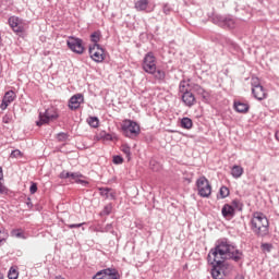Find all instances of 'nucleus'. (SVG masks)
<instances>
[{
	"label": "nucleus",
	"mask_w": 279,
	"mask_h": 279,
	"mask_svg": "<svg viewBox=\"0 0 279 279\" xmlns=\"http://www.w3.org/2000/svg\"><path fill=\"white\" fill-rule=\"evenodd\" d=\"M9 25L11 27V29H13L14 27H16L19 25V17L15 16H11L9 19Z\"/></svg>",
	"instance_id": "obj_34"
},
{
	"label": "nucleus",
	"mask_w": 279,
	"mask_h": 279,
	"mask_svg": "<svg viewBox=\"0 0 279 279\" xmlns=\"http://www.w3.org/2000/svg\"><path fill=\"white\" fill-rule=\"evenodd\" d=\"M82 104H84V95L75 94L69 100V108L70 110H77Z\"/></svg>",
	"instance_id": "obj_13"
},
{
	"label": "nucleus",
	"mask_w": 279,
	"mask_h": 279,
	"mask_svg": "<svg viewBox=\"0 0 279 279\" xmlns=\"http://www.w3.org/2000/svg\"><path fill=\"white\" fill-rule=\"evenodd\" d=\"M231 204H232L231 206H233L234 210H239V211L243 210V204H241V201L233 199L231 202Z\"/></svg>",
	"instance_id": "obj_32"
},
{
	"label": "nucleus",
	"mask_w": 279,
	"mask_h": 279,
	"mask_svg": "<svg viewBox=\"0 0 279 279\" xmlns=\"http://www.w3.org/2000/svg\"><path fill=\"white\" fill-rule=\"evenodd\" d=\"M70 178H72V180H77V174L75 172H70Z\"/></svg>",
	"instance_id": "obj_50"
},
{
	"label": "nucleus",
	"mask_w": 279,
	"mask_h": 279,
	"mask_svg": "<svg viewBox=\"0 0 279 279\" xmlns=\"http://www.w3.org/2000/svg\"><path fill=\"white\" fill-rule=\"evenodd\" d=\"M14 99H16V93H14V90L7 92L2 98V104L0 105L1 110H7L8 106H10Z\"/></svg>",
	"instance_id": "obj_14"
},
{
	"label": "nucleus",
	"mask_w": 279,
	"mask_h": 279,
	"mask_svg": "<svg viewBox=\"0 0 279 279\" xmlns=\"http://www.w3.org/2000/svg\"><path fill=\"white\" fill-rule=\"evenodd\" d=\"M196 189L201 197H210L213 193V186L206 177H201L196 180Z\"/></svg>",
	"instance_id": "obj_7"
},
{
	"label": "nucleus",
	"mask_w": 279,
	"mask_h": 279,
	"mask_svg": "<svg viewBox=\"0 0 279 279\" xmlns=\"http://www.w3.org/2000/svg\"><path fill=\"white\" fill-rule=\"evenodd\" d=\"M109 197H110V199H114V197H117V195L114 194V192H109Z\"/></svg>",
	"instance_id": "obj_51"
},
{
	"label": "nucleus",
	"mask_w": 279,
	"mask_h": 279,
	"mask_svg": "<svg viewBox=\"0 0 279 279\" xmlns=\"http://www.w3.org/2000/svg\"><path fill=\"white\" fill-rule=\"evenodd\" d=\"M105 232H112V223L106 225Z\"/></svg>",
	"instance_id": "obj_48"
},
{
	"label": "nucleus",
	"mask_w": 279,
	"mask_h": 279,
	"mask_svg": "<svg viewBox=\"0 0 279 279\" xmlns=\"http://www.w3.org/2000/svg\"><path fill=\"white\" fill-rule=\"evenodd\" d=\"M90 40L94 45H98L99 40H101V32L96 31L90 35Z\"/></svg>",
	"instance_id": "obj_25"
},
{
	"label": "nucleus",
	"mask_w": 279,
	"mask_h": 279,
	"mask_svg": "<svg viewBox=\"0 0 279 279\" xmlns=\"http://www.w3.org/2000/svg\"><path fill=\"white\" fill-rule=\"evenodd\" d=\"M171 5L169 4V3H163V5H162V12H163V14H166V15H169V14H171Z\"/></svg>",
	"instance_id": "obj_36"
},
{
	"label": "nucleus",
	"mask_w": 279,
	"mask_h": 279,
	"mask_svg": "<svg viewBox=\"0 0 279 279\" xmlns=\"http://www.w3.org/2000/svg\"><path fill=\"white\" fill-rule=\"evenodd\" d=\"M26 206L29 210H32V208H34V204H32V198L27 197L26 199Z\"/></svg>",
	"instance_id": "obj_47"
},
{
	"label": "nucleus",
	"mask_w": 279,
	"mask_h": 279,
	"mask_svg": "<svg viewBox=\"0 0 279 279\" xmlns=\"http://www.w3.org/2000/svg\"><path fill=\"white\" fill-rule=\"evenodd\" d=\"M208 19L222 29H234L236 27V20L232 15H221L219 13H208Z\"/></svg>",
	"instance_id": "obj_5"
},
{
	"label": "nucleus",
	"mask_w": 279,
	"mask_h": 279,
	"mask_svg": "<svg viewBox=\"0 0 279 279\" xmlns=\"http://www.w3.org/2000/svg\"><path fill=\"white\" fill-rule=\"evenodd\" d=\"M8 278L9 279H19V270L16 269V267L12 266L9 269Z\"/></svg>",
	"instance_id": "obj_27"
},
{
	"label": "nucleus",
	"mask_w": 279,
	"mask_h": 279,
	"mask_svg": "<svg viewBox=\"0 0 279 279\" xmlns=\"http://www.w3.org/2000/svg\"><path fill=\"white\" fill-rule=\"evenodd\" d=\"M76 184H82L83 186H88V181L82 180V179H76Z\"/></svg>",
	"instance_id": "obj_46"
},
{
	"label": "nucleus",
	"mask_w": 279,
	"mask_h": 279,
	"mask_svg": "<svg viewBox=\"0 0 279 279\" xmlns=\"http://www.w3.org/2000/svg\"><path fill=\"white\" fill-rule=\"evenodd\" d=\"M8 230L5 229H0V245H3V243H5V241H8Z\"/></svg>",
	"instance_id": "obj_30"
},
{
	"label": "nucleus",
	"mask_w": 279,
	"mask_h": 279,
	"mask_svg": "<svg viewBox=\"0 0 279 279\" xmlns=\"http://www.w3.org/2000/svg\"><path fill=\"white\" fill-rule=\"evenodd\" d=\"M59 178H60L61 180H66V179L71 178V172H66V171L63 170V171L59 174Z\"/></svg>",
	"instance_id": "obj_40"
},
{
	"label": "nucleus",
	"mask_w": 279,
	"mask_h": 279,
	"mask_svg": "<svg viewBox=\"0 0 279 279\" xmlns=\"http://www.w3.org/2000/svg\"><path fill=\"white\" fill-rule=\"evenodd\" d=\"M82 226H86V222L68 225V228L73 230L74 228H82Z\"/></svg>",
	"instance_id": "obj_42"
},
{
	"label": "nucleus",
	"mask_w": 279,
	"mask_h": 279,
	"mask_svg": "<svg viewBox=\"0 0 279 279\" xmlns=\"http://www.w3.org/2000/svg\"><path fill=\"white\" fill-rule=\"evenodd\" d=\"M221 215L225 219H234L236 210L234 209V206L225 204L221 209Z\"/></svg>",
	"instance_id": "obj_15"
},
{
	"label": "nucleus",
	"mask_w": 279,
	"mask_h": 279,
	"mask_svg": "<svg viewBox=\"0 0 279 279\" xmlns=\"http://www.w3.org/2000/svg\"><path fill=\"white\" fill-rule=\"evenodd\" d=\"M121 276L119 275V270L117 268H105L98 271L93 279H119Z\"/></svg>",
	"instance_id": "obj_10"
},
{
	"label": "nucleus",
	"mask_w": 279,
	"mask_h": 279,
	"mask_svg": "<svg viewBox=\"0 0 279 279\" xmlns=\"http://www.w3.org/2000/svg\"><path fill=\"white\" fill-rule=\"evenodd\" d=\"M122 134L126 138H136L141 134V125L138 122L133 120H124L121 126Z\"/></svg>",
	"instance_id": "obj_6"
},
{
	"label": "nucleus",
	"mask_w": 279,
	"mask_h": 279,
	"mask_svg": "<svg viewBox=\"0 0 279 279\" xmlns=\"http://www.w3.org/2000/svg\"><path fill=\"white\" fill-rule=\"evenodd\" d=\"M0 45H1V36H0Z\"/></svg>",
	"instance_id": "obj_58"
},
{
	"label": "nucleus",
	"mask_w": 279,
	"mask_h": 279,
	"mask_svg": "<svg viewBox=\"0 0 279 279\" xmlns=\"http://www.w3.org/2000/svg\"><path fill=\"white\" fill-rule=\"evenodd\" d=\"M101 197H104L105 199H109L110 198V191H112V189L110 187H99L98 189Z\"/></svg>",
	"instance_id": "obj_23"
},
{
	"label": "nucleus",
	"mask_w": 279,
	"mask_h": 279,
	"mask_svg": "<svg viewBox=\"0 0 279 279\" xmlns=\"http://www.w3.org/2000/svg\"><path fill=\"white\" fill-rule=\"evenodd\" d=\"M189 86L191 85L186 83L185 80H182L179 84V93H181V95H186V93H191V89H189Z\"/></svg>",
	"instance_id": "obj_20"
},
{
	"label": "nucleus",
	"mask_w": 279,
	"mask_h": 279,
	"mask_svg": "<svg viewBox=\"0 0 279 279\" xmlns=\"http://www.w3.org/2000/svg\"><path fill=\"white\" fill-rule=\"evenodd\" d=\"M233 109L235 110V112L246 114V112H250V105L241 101H234Z\"/></svg>",
	"instance_id": "obj_17"
},
{
	"label": "nucleus",
	"mask_w": 279,
	"mask_h": 279,
	"mask_svg": "<svg viewBox=\"0 0 279 279\" xmlns=\"http://www.w3.org/2000/svg\"><path fill=\"white\" fill-rule=\"evenodd\" d=\"M262 252H271L274 250V245L271 243H262L260 245Z\"/></svg>",
	"instance_id": "obj_35"
},
{
	"label": "nucleus",
	"mask_w": 279,
	"mask_h": 279,
	"mask_svg": "<svg viewBox=\"0 0 279 279\" xmlns=\"http://www.w3.org/2000/svg\"><path fill=\"white\" fill-rule=\"evenodd\" d=\"M0 279H4L3 274L0 272Z\"/></svg>",
	"instance_id": "obj_56"
},
{
	"label": "nucleus",
	"mask_w": 279,
	"mask_h": 279,
	"mask_svg": "<svg viewBox=\"0 0 279 279\" xmlns=\"http://www.w3.org/2000/svg\"><path fill=\"white\" fill-rule=\"evenodd\" d=\"M58 111H56V108H48L45 110V112H39V120L36 121V125L40 128L41 125H45L46 123H49V121H56L58 119Z\"/></svg>",
	"instance_id": "obj_8"
},
{
	"label": "nucleus",
	"mask_w": 279,
	"mask_h": 279,
	"mask_svg": "<svg viewBox=\"0 0 279 279\" xmlns=\"http://www.w3.org/2000/svg\"><path fill=\"white\" fill-rule=\"evenodd\" d=\"M258 85H260V83H258V78H253L252 87L254 88V86H258Z\"/></svg>",
	"instance_id": "obj_49"
},
{
	"label": "nucleus",
	"mask_w": 279,
	"mask_h": 279,
	"mask_svg": "<svg viewBox=\"0 0 279 279\" xmlns=\"http://www.w3.org/2000/svg\"><path fill=\"white\" fill-rule=\"evenodd\" d=\"M23 153H21V150L19 149H15V150H12L11 153V158H19L20 156H22Z\"/></svg>",
	"instance_id": "obj_44"
},
{
	"label": "nucleus",
	"mask_w": 279,
	"mask_h": 279,
	"mask_svg": "<svg viewBox=\"0 0 279 279\" xmlns=\"http://www.w3.org/2000/svg\"><path fill=\"white\" fill-rule=\"evenodd\" d=\"M156 56L153 51L147 52L144 56L143 62H142V69L145 73H148V75H153V77L159 82V84H162L167 77V73L158 69Z\"/></svg>",
	"instance_id": "obj_2"
},
{
	"label": "nucleus",
	"mask_w": 279,
	"mask_h": 279,
	"mask_svg": "<svg viewBox=\"0 0 279 279\" xmlns=\"http://www.w3.org/2000/svg\"><path fill=\"white\" fill-rule=\"evenodd\" d=\"M148 5H149V0H137L135 2V10H137V12H145Z\"/></svg>",
	"instance_id": "obj_19"
},
{
	"label": "nucleus",
	"mask_w": 279,
	"mask_h": 279,
	"mask_svg": "<svg viewBox=\"0 0 279 279\" xmlns=\"http://www.w3.org/2000/svg\"><path fill=\"white\" fill-rule=\"evenodd\" d=\"M56 279H64L62 276L56 277Z\"/></svg>",
	"instance_id": "obj_57"
},
{
	"label": "nucleus",
	"mask_w": 279,
	"mask_h": 279,
	"mask_svg": "<svg viewBox=\"0 0 279 279\" xmlns=\"http://www.w3.org/2000/svg\"><path fill=\"white\" fill-rule=\"evenodd\" d=\"M57 140L59 143H64V141H69V133L60 132L57 134Z\"/></svg>",
	"instance_id": "obj_31"
},
{
	"label": "nucleus",
	"mask_w": 279,
	"mask_h": 279,
	"mask_svg": "<svg viewBox=\"0 0 279 279\" xmlns=\"http://www.w3.org/2000/svg\"><path fill=\"white\" fill-rule=\"evenodd\" d=\"M181 128H183V130H191L193 128V120L187 117L181 119Z\"/></svg>",
	"instance_id": "obj_21"
},
{
	"label": "nucleus",
	"mask_w": 279,
	"mask_h": 279,
	"mask_svg": "<svg viewBox=\"0 0 279 279\" xmlns=\"http://www.w3.org/2000/svg\"><path fill=\"white\" fill-rule=\"evenodd\" d=\"M275 138H276V141L279 142V131H277V132L275 133Z\"/></svg>",
	"instance_id": "obj_54"
},
{
	"label": "nucleus",
	"mask_w": 279,
	"mask_h": 279,
	"mask_svg": "<svg viewBox=\"0 0 279 279\" xmlns=\"http://www.w3.org/2000/svg\"><path fill=\"white\" fill-rule=\"evenodd\" d=\"M100 136L104 141H114V137L110 133L102 132L100 133Z\"/></svg>",
	"instance_id": "obj_37"
},
{
	"label": "nucleus",
	"mask_w": 279,
	"mask_h": 279,
	"mask_svg": "<svg viewBox=\"0 0 279 279\" xmlns=\"http://www.w3.org/2000/svg\"><path fill=\"white\" fill-rule=\"evenodd\" d=\"M11 236H14L15 239H25V233L23 232V229H13L11 231Z\"/></svg>",
	"instance_id": "obj_24"
},
{
	"label": "nucleus",
	"mask_w": 279,
	"mask_h": 279,
	"mask_svg": "<svg viewBox=\"0 0 279 279\" xmlns=\"http://www.w3.org/2000/svg\"><path fill=\"white\" fill-rule=\"evenodd\" d=\"M113 165H123V157L116 155L112 159Z\"/></svg>",
	"instance_id": "obj_38"
},
{
	"label": "nucleus",
	"mask_w": 279,
	"mask_h": 279,
	"mask_svg": "<svg viewBox=\"0 0 279 279\" xmlns=\"http://www.w3.org/2000/svg\"><path fill=\"white\" fill-rule=\"evenodd\" d=\"M112 213V204H108L104 207V209L100 211V217H108Z\"/></svg>",
	"instance_id": "obj_29"
},
{
	"label": "nucleus",
	"mask_w": 279,
	"mask_h": 279,
	"mask_svg": "<svg viewBox=\"0 0 279 279\" xmlns=\"http://www.w3.org/2000/svg\"><path fill=\"white\" fill-rule=\"evenodd\" d=\"M89 56L94 62H101L105 60L106 57H104V48L99 44H93L88 48Z\"/></svg>",
	"instance_id": "obj_11"
},
{
	"label": "nucleus",
	"mask_w": 279,
	"mask_h": 279,
	"mask_svg": "<svg viewBox=\"0 0 279 279\" xmlns=\"http://www.w3.org/2000/svg\"><path fill=\"white\" fill-rule=\"evenodd\" d=\"M234 279H245V277H243V275H241V274H238V275L234 277Z\"/></svg>",
	"instance_id": "obj_52"
},
{
	"label": "nucleus",
	"mask_w": 279,
	"mask_h": 279,
	"mask_svg": "<svg viewBox=\"0 0 279 279\" xmlns=\"http://www.w3.org/2000/svg\"><path fill=\"white\" fill-rule=\"evenodd\" d=\"M0 180H3V168L0 167Z\"/></svg>",
	"instance_id": "obj_53"
},
{
	"label": "nucleus",
	"mask_w": 279,
	"mask_h": 279,
	"mask_svg": "<svg viewBox=\"0 0 279 279\" xmlns=\"http://www.w3.org/2000/svg\"><path fill=\"white\" fill-rule=\"evenodd\" d=\"M121 151H123V154H125L126 158L130 160V156H132V150H131L130 146L122 145Z\"/></svg>",
	"instance_id": "obj_33"
},
{
	"label": "nucleus",
	"mask_w": 279,
	"mask_h": 279,
	"mask_svg": "<svg viewBox=\"0 0 279 279\" xmlns=\"http://www.w3.org/2000/svg\"><path fill=\"white\" fill-rule=\"evenodd\" d=\"M38 191V184L35 182H32L31 186H29V193L31 195H34L36 192Z\"/></svg>",
	"instance_id": "obj_39"
},
{
	"label": "nucleus",
	"mask_w": 279,
	"mask_h": 279,
	"mask_svg": "<svg viewBox=\"0 0 279 279\" xmlns=\"http://www.w3.org/2000/svg\"><path fill=\"white\" fill-rule=\"evenodd\" d=\"M252 95L257 99V101L267 99V92H265V87H263V85H254V87H252Z\"/></svg>",
	"instance_id": "obj_12"
},
{
	"label": "nucleus",
	"mask_w": 279,
	"mask_h": 279,
	"mask_svg": "<svg viewBox=\"0 0 279 279\" xmlns=\"http://www.w3.org/2000/svg\"><path fill=\"white\" fill-rule=\"evenodd\" d=\"M231 175L233 178H241V175H243V167L233 166L232 169H231Z\"/></svg>",
	"instance_id": "obj_22"
},
{
	"label": "nucleus",
	"mask_w": 279,
	"mask_h": 279,
	"mask_svg": "<svg viewBox=\"0 0 279 279\" xmlns=\"http://www.w3.org/2000/svg\"><path fill=\"white\" fill-rule=\"evenodd\" d=\"M15 34H23V26L17 24L15 27L12 28Z\"/></svg>",
	"instance_id": "obj_43"
},
{
	"label": "nucleus",
	"mask_w": 279,
	"mask_h": 279,
	"mask_svg": "<svg viewBox=\"0 0 279 279\" xmlns=\"http://www.w3.org/2000/svg\"><path fill=\"white\" fill-rule=\"evenodd\" d=\"M181 99L183 101V104H185V106H187V108H192V106H195V95L191 92H187L183 95H181Z\"/></svg>",
	"instance_id": "obj_16"
},
{
	"label": "nucleus",
	"mask_w": 279,
	"mask_h": 279,
	"mask_svg": "<svg viewBox=\"0 0 279 279\" xmlns=\"http://www.w3.org/2000/svg\"><path fill=\"white\" fill-rule=\"evenodd\" d=\"M194 93H197V95H201V97L204 99V101H208L210 94L204 89L199 84H194L192 86Z\"/></svg>",
	"instance_id": "obj_18"
},
{
	"label": "nucleus",
	"mask_w": 279,
	"mask_h": 279,
	"mask_svg": "<svg viewBox=\"0 0 279 279\" xmlns=\"http://www.w3.org/2000/svg\"><path fill=\"white\" fill-rule=\"evenodd\" d=\"M2 123H12V116L11 114H5L2 118Z\"/></svg>",
	"instance_id": "obj_41"
},
{
	"label": "nucleus",
	"mask_w": 279,
	"mask_h": 279,
	"mask_svg": "<svg viewBox=\"0 0 279 279\" xmlns=\"http://www.w3.org/2000/svg\"><path fill=\"white\" fill-rule=\"evenodd\" d=\"M207 260L209 263V265L213 266L211 268V277L214 279H221V274H223V276H230V272L234 270V266L223 259L220 258L219 255L215 256H210V260L208 258L207 255Z\"/></svg>",
	"instance_id": "obj_4"
},
{
	"label": "nucleus",
	"mask_w": 279,
	"mask_h": 279,
	"mask_svg": "<svg viewBox=\"0 0 279 279\" xmlns=\"http://www.w3.org/2000/svg\"><path fill=\"white\" fill-rule=\"evenodd\" d=\"M251 230L258 239L269 236V219L263 213H255L251 219Z\"/></svg>",
	"instance_id": "obj_3"
},
{
	"label": "nucleus",
	"mask_w": 279,
	"mask_h": 279,
	"mask_svg": "<svg viewBox=\"0 0 279 279\" xmlns=\"http://www.w3.org/2000/svg\"><path fill=\"white\" fill-rule=\"evenodd\" d=\"M87 123L90 128H99V118L89 117L87 118Z\"/></svg>",
	"instance_id": "obj_26"
},
{
	"label": "nucleus",
	"mask_w": 279,
	"mask_h": 279,
	"mask_svg": "<svg viewBox=\"0 0 279 279\" xmlns=\"http://www.w3.org/2000/svg\"><path fill=\"white\" fill-rule=\"evenodd\" d=\"M210 256H219L221 260H233V263H242L245 258L243 251L236 248V245L228 238H222L216 241L215 247L209 250L208 258L210 260Z\"/></svg>",
	"instance_id": "obj_1"
},
{
	"label": "nucleus",
	"mask_w": 279,
	"mask_h": 279,
	"mask_svg": "<svg viewBox=\"0 0 279 279\" xmlns=\"http://www.w3.org/2000/svg\"><path fill=\"white\" fill-rule=\"evenodd\" d=\"M75 173H76V179L84 178V175L82 173H80V172H75Z\"/></svg>",
	"instance_id": "obj_55"
},
{
	"label": "nucleus",
	"mask_w": 279,
	"mask_h": 279,
	"mask_svg": "<svg viewBox=\"0 0 279 279\" xmlns=\"http://www.w3.org/2000/svg\"><path fill=\"white\" fill-rule=\"evenodd\" d=\"M68 48L73 51V53H77L78 56H82L84 53V40L82 38L70 36L66 40Z\"/></svg>",
	"instance_id": "obj_9"
},
{
	"label": "nucleus",
	"mask_w": 279,
	"mask_h": 279,
	"mask_svg": "<svg viewBox=\"0 0 279 279\" xmlns=\"http://www.w3.org/2000/svg\"><path fill=\"white\" fill-rule=\"evenodd\" d=\"M0 194L1 195H8V187L3 185V183L0 182Z\"/></svg>",
	"instance_id": "obj_45"
},
{
	"label": "nucleus",
	"mask_w": 279,
	"mask_h": 279,
	"mask_svg": "<svg viewBox=\"0 0 279 279\" xmlns=\"http://www.w3.org/2000/svg\"><path fill=\"white\" fill-rule=\"evenodd\" d=\"M219 195L221 199H226L230 195V189L228 186H221L219 190Z\"/></svg>",
	"instance_id": "obj_28"
}]
</instances>
